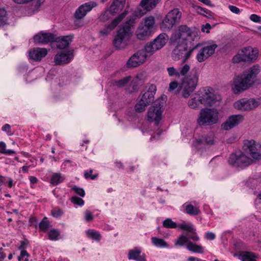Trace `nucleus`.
Returning a JSON list of instances; mask_svg holds the SVG:
<instances>
[{"label":"nucleus","instance_id":"f257e3e1","mask_svg":"<svg viewBox=\"0 0 261 261\" xmlns=\"http://www.w3.org/2000/svg\"><path fill=\"white\" fill-rule=\"evenodd\" d=\"M260 70L258 65H254L244 71L240 75L238 76L234 81L233 87L234 93L238 94L249 88L254 84Z\"/></svg>","mask_w":261,"mask_h":261},{"label":"nucleus","instance_id":"f03ea898","mask_svg":"<svg viewBox=\"0 0 261 261\" xmlns=\"http://www.w3.org/2000/svg\"><path fill=\"white\" fill-rule=\"evenodd\" d=\"M199 39L200 37L197 32L193 31L187 25H181L172 35L171 42L173 45H175L176 44H184L186 41L189 42L192 45L193 42H194L195 44H199L198 43ZM186 44L188 45V42Z\"/></svg>","mask_w":261,"mask_h":261},{"label":"nucleus","instance_id":"7ed1b4c3","mask_svg":"<svg viewBox=\"0 0 261 261\" xmlns=\"http://www.w3.org/2000/svg\"><path fill=\"white\" fill-rule=\"evenodd\" d=\"M213 89L211 87L200 89L195 95L196 97L192 98L188 101V106L191 109L198 108L199 103L206 106H212L218 101V97L213 93Z\"/></svg>","mask_w":261,"mask_h":261},{"label":"nucleus","instance_id":"20e7f679","mask_svg":"<svg viewBox=\"0 0 261 261\" xmlns=\"http://www.w3.org/2000/svg\"><path fill=\"white\" fill-rule=\"evenodd\" d=\"M134 13V16L125 22L117 31L113 40L114 46L117 49L124 48L127 45L132 35L131 28L136 23L138 18Z\"/></svg>","mask_w":261,"mask_h":261},{"label":"nucleus","instance_id":"39448f33","mask_svg":"<svg viewBox=\"0 0 261 261\" xmlns=\"http://www.w3.org/2000/svg\"><path fill=\"white\" fill-rule=\"evenodd\" d=\"M199 80L198 70L196 68H193L190 74L185 77L181 84L180 91L184 98H188L196 89Z\"/></svg>","mask_w":261,"mask_h":261},{"label":"nucleus","instance_id":"423d86ee","mask_svg":"<svg viewBox=\"0 0 261 261\" xmlns=\"http://www.w3.org/2000/svg\"><path fill=\"white\" fill-rule=\"evenodd\" d=\"M155 24V18L152 16L146 17L140 22L136 31L137 39L144 40L147 39L153 32Z\"/></svg>","mask_w":261,"mask_h":261},{"label":"nucleus","instance_id":"0eeeda50","mask_svg":"<svg viewBox=\"0 0 261 261\" xmlns=\"http://www.w3.org/2000/svg\"><path fill=\"white\" fill-rule=\"evenodd\" d=\"M165 101L163 97L157 99L153 105L149 108L147 113V119L149 122H154L156 126H158L160 121L162 118V113L164 110Z\"/></svg>","mask_w":261,"mask_h":261},{"label":"nucleus","instance_id":"6e6552de","mask_svg":"<svg viewBox=\"0 0 261 261\" xmlns=\"http://www.w3.org/2000/svg\"><path fill=\"white\" fill-rule=\"evenodd\" d=\"M175 45V47L172 53V59L175 61L182 59V62L185 63L191 57L193 51L198 48L200 44L193 42L189 49L186 52V48L182 44H176Z\"/></svg>","mask_w":261,"mask_h":261},{"label":"nucleus","instance_id":"1a4fd4ad","mask_svg":"<svg viewBox=\"0 0 261 261\" xmlns=\"http://www.w3.org/2000/svg\"><path fill=\"white\" fill-rule=\"evenodd\" d=\"M228 163L236 168L244 169L253 163V160L240 151L230 154L228 160Z\"/></svg>","mask_w":261,"mask_h":261},{"label":"nucleus","instance_id":"9d476101","mask_svg":"<svg viewBox=\"0 0 261 261\" xmlns=\"http://www.w3.org/2000/svg\"><path fill=\"white\" fill-rule=\"evenodd\" d=\"M218 120V114L214 110L203 109L200 111L198 123L200 125H211L216 123Z\"/></svg>","mask_w":261,"mask_h":261},{"label":"nucleus","instance_id":"9b49d317","mask_svg":"<svg viewBox=\"0 0 261 261\" xmlns=\"http://www.w3.org/2000/svg\"><path fill=\"white\" fill-rule=\"evenodd\" d=\"M257 54V53L252 47H245L240 50L233 57L232 62L236 63L241 62H252L256 59Z\"/></svg>","mask_w":261,"mask_h":261},{"label":"nucleus","instance_id":"f8f14e48","mask_svg":"<svg viewBox=\"0 0 261 261\" xmlns=\"http://www.w3.org/2000/svg\"><path fill=\"white\" fill-rule=\"evenodd\" d=\"M168 39V36L166 34H160L153 41L145 45L144 46L145 50L149 54V56H151L165 45Z\"/></svg>","mask_w":261,"mask_h":261},{"label":"nucleus","instance_id":"ddd939ff","mask_svg":"<svg viewBox=\"0 0 261 261\" xmlns=\"http://www.w3.org/2000/svg\"><path fill=\"white\" fill-rule=\"evenodd\" d=\"M181 17V13L178 9H174L170 11L163 19L162 27L164 29L170 30L176 23L179 22Z\"/></svg>","mask_w":261,"mask_h":261},{"label":"nucleus","instance_id":"4468645a","mask_svg":"<svg viewBox=\"0 0 261 261\" xmlns=\"http://www.w3.org/2000/svg\"><path fill=\"white\" fill-rule=\"evenodd\" d=\"M244 149L254 160L258 161L261 159V145L255 141L245 140L244 143Z\"/></svg>","mask_w":261,"mask_h":261},{"label":"nucleus","instance_id":"2eb2a0df","mask_svg":"<svg viewBox=\"0 0 261 261\" xmlns=\"http://www.w3.org/2000/svg\"><path fill=\"white\" fill-rule=\"evenodd\" d=\"M160 0H141L136 10L135 15L136 17H141L148 12L153 9Z\"/></svg>","mask_w":261,"mask_h":261},{"label":"nucleus","instance_id":"dca6fc26","mask_svg":"<svg viewBox=\"0 0 261 261\" xmlns=\"http://www.w3.org/2000/svg\"><path fill=\"white\" fill-rule=\"evenodd\" d=\"M150 56L144 48L138 51L129 59L127 62V66L129 68L136 67L143 64Z\"/></svg>","mask_w":261,"mask_h":261},{"label":"nucleus","instance_id":"f3484780","mask_svg":"<svg viewBox=\"0 0 261 261\" xmlns=\"http://www.w3.org/2000/svg\"><path fill=\"white\" fill-rule=\"evenodd\" d=\"M259 105V102L254 98H243L238 100L234 103V108L242 111L252 110Z\"/></svg>","mask_w":261,"mask_h":261},{"label":"nucleus","instance_id":"a211bd4d","mask_svg":"<svg viewBox=\"0 0 261 261\" xmlns=\"http://www.w3.org/2000/svg\"><path fill=\"white\" fill-rule=\"evenodd\" d=\"M128 13L127 11H124L118 17L113 19L110 23L106 24L105 27L99 31V34L101 36H106L108 35L123 20Z\"/></svg>","mask_w":261,"mask_h":261},{"label":"nucleus","instance_id":"6ab92c4d","mask_svg":"<svg viewBox=\"0 0 261 261\" xmlns=\"http://www.w3.org/2000/svg\"><path fill=\"white\" fill-rule=\"evenodd\" d=\"M217 45L213 44L206 45L200 48L196 55V59L199 62H202L207 59L215 53Z\"/></svg>","mask_w":261,"mask_h":261},{"label":"nucleus","instance_id":"aec40b11","mask_svg":"<svg viewBox=\"0 0 261 261\" xmlns=\"http://www.w3.org/2000/svg\"><path fill=\"white\" fill-rule=\"evenodd\" d=\"M73 51L68 50L66 52L60 51L54 57V62L56 65H61L69 63L73 58Z\"/></svg>","mask_w":261,"mask_h":261},{"label":"nucleus","instance_id":"412c9836","mask_svg":"<svg viewBox=\"0 0 261 261\" xmlns=\"http://www.w3.org/2000/svg\"><path fill=\"white\" fill-rule=\"evenodd\" d=\"M97 6V4L95 2H89L81 5L74 13L75 18L77 19L84 18L88 12Z\"/></svg>","mask_w":261,"mask_h":261},{"label":"nucleus","instance_id":"4be33fe9","mask_svg":"<svg viewBox=\"0 0 261 261\" xmlns=\"http://www.w3.org/2000/svg\"><path fill=\"white\" fill-rule=\"evenodd\" d=\"M243 120V116L241 115H231L221 124V128L225 130H230L239 125Z\"/></svg>","mask_w":261,"mask_h":261},{"label":"nucleus","instance_id":"5701e85b","mask_svg":"<svg viewBox=\"0 0 261 261\" xmlns=\"http://www.w3.org/2000/svg\"><path fill=\"white\" fill-rule=\"evenodd\" d=\"M215 135L213 133H210L202 136V139H196L193 142V146L197 149H201L204 142L207 145H213L215 144Z\"/></svg>","mask_w":261,"mask_h":261},{"label":"nucleus","instance_id":"b1692460","mask_svg":"<svg viewBox=\"0 0 261 261\" xmlns=\"http://www.w3.org/2000/svg\"><path fill=\"white\" fill-rule=\"evenodd\" d=\"M56 39V36L53 33L41 32L34 37L36 43L46 44L53 42Z\"/></svg>","mask_w":261,"mask_h":261},{"label":"nucleus","instance_id":"393cba45","mask_svg":"<svg viewBox=\"0 0 261 261\" xmlns=\"http://www.w3.org/2000/svg\"><path fill=\"white\" fill-rule=\"evenodd\" d=\"M47 54V50L44 48H36L29 51L30 58L35 61H39L45 57Z\"/></svg>","mask_w":261,"mask_h":261},{"label":"nucleus","instance_id":"a878e982","mask_svg":"<svg viewBox=\"0 0 261 261\" xmlns=\"http://www.w3.org/2000/svg\"><path fill=\"white\" fill-rule=\"evenodd\" d=\"M156 91V86L153 84L150 85L147 91L143 95L141 99L143 101H145L146 103L149 105L153 102Z\"/></svg>","mask_w":261,"mask_h":261},{"label":"nucleus","instance_id":"bb28decb","mask_svg":"<svg viewBox=\"0 0 261 261\" xmlns=\"http://www.w3.org/2000/svg\"><path fill=\"white\" fill-rule=\"evenodd\" d=\"M73 36H64L58 38H56L57 47L60 49H64L67 48L70 43L72 42Z\"/></svg>","mask_w":261,"mask_h":261},{"label":"nucleus","instance_id":"cd10ccee","mask_svg":"<svg viewBox=\"0 0 261 261\" xmlns=\"http://www.w3.org/2000/svg\"><path fill=\"white\" fill-rule=\"evenodd\" d=\"M234 256L238 257L242 261H256L255 258L257 257V255L251 252L242 251L239 254H234Z\"/></svg>","mask_w":261,"mask_h":261},{"label":"nucleus","instance_id":"c85d7f7f","mask_svg":"<svg viewBox=\"0 0 261 261\" xmlns=\"http://www.w3.org/2000/svg\"><path fill=\"white\" fill-rule=\"evenodd\" d=\"M141 250L139 249L135 248L132 249L128 253V259L137 261H146L145 255H141Z\"/></svg>","mask_w":261,"mask_h":261},{"label":"nucleus","instance_id":"c756f323","mask_svg":"<svg viewBox=\"0 0 261 261\" xmlns=\"http://www.w3.org/2000/svg\"><path fill=\"white\" fill-rule=\"evenodd\" d=\"M187 248L189 251L195 253H203V248L201 245H198L192 242H189L187 245Z\"/></svg>","mask_w":261,"mask_h":261},{"label":"nucleus","instance_id":"7c9ffc66","mask_svg":"<svg viewBox=\"0 0 261 261\" xmlns=\"http://www.w3.org/2000/svg\"><path fill=\"white\" fill-rule=\"evenodd\" d=\"M130 76H126L119 80H113L112 81V85L114 86L121 88L125 86L128 82L130 80Z\"/></svg>","mask_w":261,"mask_h":261},{"label":"nucleus","instance_id":"2f4dec72","mask_svg":"<svg viewBox=\"0 0 261 261\" xmlns=\"http://www.w3.org/2000/svg\"><path fill=\"white\" fill-rule=\"evenodd\" d=\"M151 242L153 245L157 247L166 248L168 247V243L162 239L152 237L151 238Z\"/></svg>","mask_w":261,"mask_h":261},{"label":"nucleus","instance_id":"473e14b6","mask_svg":"<svg viewBox=\"0 0 261 261\" xmlns=\"http://www.w3.org/2000/svg\"><path fill=\"white\" fill-rule=\"evenodd\" d=\"M191 242L187 236L181 234L179 236L175 242V245L177 246H183L185 245L188 244L189 242Z\"/></svg>","mask_w":261,"mask_h":261},{"label":"nucleus","instance_id":"72a5a7b5","mask_svg":"<svg viewBox=\"0 0 261 261\" xmlns=\"http://www.w3.org/2000/svg\"><path fill=\"white\" fill-rule=\"evenodd\" d=\"M64 179L65 178L60 173H55L51 177L50 183L53 185H57L62 182Z\"/></svg>","mask_w":261,"mask_h":261},{"label":"nucleus","instance_id":"f704fd0d","mask_svg":"<svg viewBox=\"0 0 261 261\" xmlns=\"http://www.w3.org/2000/svg\"><path fill=\"white\" fill-rule=\"evenodd\" d=\"M86 234L88 238L96 241H99L101 238L100 234L98 231H95L93 229H89L87 230Z\"/></svg>","mask_w":261,"mask_h":261},{"label":"nucleus","instance_id":"c9c22d12","mask_svg":"<svg viewBox=\"0 0 261 261\" xmlns=\"http://www.w3.org/2000/svg\"><path fill=\"white\" fill-rule=\"evenodd\" d=\"M124 7L113 2L108 10L111 12L112 15H115L117 13L121 11Z\"/></svg>","mask_w":261,"mask_h":261},{"label":"nucleus","instance_id":"e433bc0d","mask_svg":"<svg viewBox=\"0 0 261 261\" xmlns=\"http://www.w3.org/2000/svg\"><path fill=\"white\" fill-rule=\"evenodd\" d=\"M8 16L4 9L0 8V27L8 24Z\"/></svg>","mask_w":261,"mask_h":261},{"label":"nucleus","instance_id":"4c0bfd02","mask_svg":"<svg viewBox=\"0 0 261 261\" xmlns=\"http://www.w3.org/2000/svg\"><path fill=\"white\" fill-rule=\"evenodd\" d=\"M185 211L186 213L191 215H197L200 213L198 208L194 207L192 204H188L186 206Z\"/></svg>","mask_w":261,"mask_h":261},{"label":"nucleus","instance_id":"58836bf2","mask_svg":"<svg viewBox=\"0 0 261 261\" xmlns=\"http://www.w3.org/2000/svg\"><path fill=\"white\" fill-rule=\"evenodd\" d=\"M50 226V223L46 217H44L39 224V229L43 232H46Z\"/></svg>","mask_w":261,"mask_h":261},{"label":"nucleus","instance_id":"ea45409f","mask_svg":"<svg viewBox=\"0 0 261 261\" xmlns=\"http://www.w3.org/2000/svg\"><path fill=\"white\" fill-rule=\"evenodd\" d=\"M113 16L111 12L107 9L100 15L98 19L100 21L105 22L110 19Z\"/></svg>","mask_w":261,"mask_h":261},{"label":"nucleus","instance_id":"a19ab883","mask_svg":"<svg viewBox=\"0 0 261 261\" xmlns=\"http://www.w3.org/2000/svg\"><path fill=\"white\" fill-rule=\"evenodd\" d=\"M163 225L164 227L169 228H175L178 226L175 222L169 218H167L163 221Z\"/></svg>","mask_w":261,"mask_h":261},{"label":"nucleus","instance_id":"79ce46f5","mask_svg":"<svg viewBox=\"0 0 261 261\" xmlns=\"http://www.w3.org/2000/svg\"><path fill=\"white\" fill-rule=\"evenodd\" d=\"M147 106H148V105L141 99V100L136 104L135 107V110L139 113L142 112L145 110Z\"/></svg>","mask_w":261,"mask_h":261},{"label":"nucleus","instance_id":"37998d69","mask_svg":"<svg viewBox=\"0 0 261 261\" xmlns=\"http://www.w3.org/2000/svg\"><path fill=\"white\" fill-rule=\"evenodd\" d=\"M177 227L182 230H186L189 232H193V230H195L191 224H179L178 225Z\"/></svg>","mask_w":261,"mask_h":261},{"label":"nucleus","instance_id":"c03bdc74","mask_svg":"<svg viewBox=\"0 0 261 261\" xmlns=\"http://www.w3.org/2000/svg\"><path fill=\"white\" fill-rule=\"evenodd\" d=\"M49 239L53 241L58 240L60 235L59 232L56 229L50 230L48 233Z\"/></svg>","mask_w":261,"mask_h":261},{"label":"nucleus","instance_id":"a18cd8bd","mask_svg":"<svg viewBox=\"0 0 261 261\" xmlns=\"http://www.w3.org/2000/svg\"><path fill=\"white\" fill-rule=\"evenodd\" d=\"M190 66L189 64H186L184 65H183L182 67H181L179 71H178L179 76H183L186 75L190 71Z\"/></svg>","mask_w":261,"mask_h":261},{"label":"nucleus","instance_id":"49530a36","mask_svg":"<svg viewBox=\"0 0 261 261\" xmlns=\"http://www.w3.org/2000/svg\"><path fill=\"white\" fill-rule=\"evenodd\" d=\"M71 201L74 203V204H76L80 206H82L84 204V201L81 198L78 197L77 196H73L71 198Z\"/></svg>","mask_w":261,"mask_h":261},{"label":"nucleus","instance_id":"de8ad7c7","mask_svg":"<svg viewBox=\"0 0 261 261\" xmlns=\"http://www.w3.org/2000/svg\"><path fill=\"white\" fill-rule=\"evenodd\" d=\"M167 70L169 76H176L177 77H179L178 71L173 67L167 68Z\"/></svg>","mask_w":261,"mask_h":261},{"label":"nucleus","instance_id":"09e8293b","mask_svg":"<svg viewBox=\"0 0 261 261\" xmlns=\"http://www.w3.org/2000/svg\"><path fill=\"white\" fill-rule=\"evenodd\" d=\"M146 73L144 71L139 73L136 76V80L140 82V83L144 82L146 80Z\"/></svg>","mask_w":261,"mask_h":261},{"label":"nucleus","instance_id":"8fccbe9b","mask_svg":"<svg viewBox=\"0 0 261 261\" xmlns=\"http://www.w3.org/2000/svg\"><path fill=\"white\" fill-rule=\"evenodd\" d=\"M72 190H73L76 194L80 195L81 197H84L85 195V191L83 188H79L76 186H73L72 188Z\"/></svg>","mask_w":261,"mask_h":261},{"label":"nucleus","instance_id":"3c124183","mask_svg":"<svg viewBox=\"0 0 261 261\" xmlns=\"http://www.w3.org/2000/svg\"><path fill=\"white\" fill-rule=\"evenodd\" d=\"M51 215L56 218H59L61 217L63 214V211L60 208H55L51 211Z\"/></svg>","mask_w":261,"mask_h":261},{"label":"nucleus","instance_id":"603ef678","mask_svg":"<svg viewBox=\"0 0 261 261\" xmlns=\"http://www.w3.org/2000/svg\"><path fill=\"white\" fill-rule=\"evenodd\" d=\"M92 172H93L92 169H90L88 171H85L84 173L85 178L86 179L90 178L91 179H95L97 177L98 175L97 174L92 175Z\"/></svg>","mask_w":261,"mask_h":261},{"label":"nucleus","instance_id":"864d4df0","mask_svg":"<svg viewBox=\"0 0 261 261\" xmlns=\"http://www.w3.org/2000/svg\"><path fill=\"white\" fill-rule=\"evenodd\" d=\"M198 9L200 10L199 12L201 14L204 15L207 17H210L212 16V15L210 14V11L205 10V9L200 7H198Z\"/></svg>","mask_w":261,"mask_h":261},{"label":"nucleus","instance_id":"5fc2aeb1","mask_svg":"<svg viewBox=\"0 0 261 261\" xmlns=\"http://www.w3.org/2000/svg\"><path fill=\"white\" fill-rule=\"evenodd\" d=\"M2 130L6 132L8 135L11 136L13 133L11 131V126L9 124H6L2 127Z\"/></svg>","mask_w":261,"mask_h":261},{"label":"nucleus","instance_id":"6e6d98bb","mask_svg":"<svg viewBox=\"0 0 261 261\" xmlns=\"http://www.w3.org/2000/svg\"><path fill=\"white\" fill-rule=\"evenodd\" d=\"M93 219V217L91 214V213L88 211L87 210L85 212V220L86 221L89 222L90 221H92Z\"/></svg>","mask_w":261,"mask_h":261},{"label":"nucleus","instance_id":"4d7b16f0","mask_svg":"<svg viewBox=\"0 0 261 261\" xmlns=\"http://www.w3.org/2000/svg\"><path fill=\"white\" fill-rule=\"evenodd\" d=\"M205 238L208 240H213L215 239V234L212 232H206L205 234Z\"/></svg>","mask_w":261,"mask_h":261},{"label":"nucleus","instance_id":"13d9d810","mask_svg":"<svg viewBox=\"0 0 261 261\" xmlns=\"http://www.w3.org/2000/svg\"><path fill=\"white\" fill-rule=\"evenodd\" d=\"M192 234L189 236L188 238L192 239L194 241H198L199 240V237L197 235L196 233L195 232V230H193V232H190Z\"/></svg>","mask_w":261,"mask_h":261},{"label":"nucleus","instance_id":"bf43d9fd","mask_svg":"<svg viewBox=\"0 0 261 261\" xmlns=\"http://www.w3.org/2000/svg\"><path fill=\"white\" fill-rule=\"evenodd\" d=\"M250 19L253 22H259L260 21L261 18L260 16L256 14H253L250 15Z\"/></svg>","mask_w":261,"mask_h":261},{"label":"nucleus","instance_id":"052dcab7","mask_svg":"<svg viewBox=\"0 0 261 261\" xmlns=\"http://www.w3.org/2000/svg\"><path fill=\"white\" fill-rule=\"evenodd\" d=\"M211 29V25L210 23H206L205 25H203L201 27V31L206 33H210V30Z\"/></svg>","mask_w":261,"mask_h":261},{"label":"nucleus","instance_id":"680f3d73","mask_svg":"<svg viewBox=\"0 0 261 261\" xmlns=\"http://www.w3.org/2000/svg\"><path fill=\"white\" fill-rule=\"evenodd\" d=\"M228 8L231 12L235 13V14H238L240 12V9L238 7H237L234 6L229 5L228 6Z\"/></svg>","mask_w":261,"mask_h":261},{"label":"nucleus","instance_id":"e2e57ef3","mask_svg":"<svg viewBox=\"0 0 261 261\" xmlns=\"http://www.w3.org/2000/svg\"><path fill=\"white\" fill-rule=\"evenodd\" d=\"M177 86H178V83L177 82H175V81L171 82L169 84V90L170 91H173L176 88H177Z\"/></svg>","mask_w":261,"mask_h":261},{"label":"nucleus","instance_id":"0e129e2a","mask_svg":"<svg viewBox=\"0 0 261 261\" xmlns=\"http://www.w3.org/2000/svg\"><path fill=\"white\" fill-rule=\"evenodd\" d=\"M0 153L5 154L11 155L12 154H15V151H14V150H11V149H8V150L5 149V150H0Z\"/></svg>","mask_w":261,"mask_h":261},{"label":"nucleus","instance_id":"69168bd1","mask_svg":"<svg viewBox=\"0 0 261 261\" xmlns=\"http://www.w3.org/2000/svg\"><path fill=\"white\" fill-rule=\"evenodd\" d=\"M25 256H29V254L27 252V251H25L24 250H21V253H20V256L18 257V260H20L21 258Z\"/></svg>","mask_w":261,"mask_h":261},{"label":"nucleus","instance_id":"338daca9","mask_svg":"<svg viewBox=\"0 0 261 261\" xmlns=\"http://www.w3.org/2000/svg\"><path fill=\"white\" fill-rule=\"evenodd\" d=\"M187 261H205V260H202L197 257L190 256L187 259Z\"/></svg>","mask_w":261,"mask_h":261},{"label":"nucleus","instance_id":"774afa93","mask_svg":"<svg viewBox=\"0 0 261 261\" xmlns=\"http://www.w3.org/2000/svg\"><path fill=\"white\" fill-rule=\"evenodd\" d=\"M30 181L31 184H35L38 182V180L36 177L32 176L30 177Z\"/></svg>","mask_w":261,"mask_h":261}]
</instances>
